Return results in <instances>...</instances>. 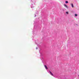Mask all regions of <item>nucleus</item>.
Here are the masks:
<instances>
[{"mask_svg": "<svg viewBox=\"0 0 79 79\" xmlns=\"http://www.w3.org/2000/svg\"><path fill=\"white\" fill-rule=\"evenodd\" d=\"M66 13H67V14H68V12H66Z\"/></svg>", "mask_w": 79, "mask_h": 79, "instance_id": "0eeeda50", "label": "nucleus"}, {"mask_svg": "<svg viewBox=\"0 0 79 79\" xmlns=\"http://www.w3.org/2000/svg\"><path fill=\"white\" fill-rule=\"evenodd\" d=\"M71 6H72V8L73 7V4H72V3L71 4Z\"/></svg>", "mask_w": 79, "mask_h": 79, "instance_id": "20e7f679", "label": "nucleus"}, {"mask_svg": "<svg viewBox=\"0 0 79 79\" xmlns=\"http://www.w3.org/2000/svg\"><path fill=\"white\" fill-rule=\"evenodd\" d=\"M78 76L79 77V75H78Z\"/></svg>", "mask_w": 79, "mask_h": 79, "instance_id": "6e6552de", "label": "nucleus"}, {"mask_svg": "<svg viewBox=\"0 0 79 79\" xmlns=\"http://www.w3.org/2000/svg\"><path fill=\"white\" fill-rule=\"evenodd\" d=\"M75 16L76 17L77 16V14H75Z\"/></svg>", "mask_w": 79, "mask_h": 79, "instance_id": "423d86ee", "label": "nucleus"}, {"mask_svg": "<svg viewBox=\"0 0 79 79\" xmlns=\"http://www.w3.org/2000/svg\"><path fill=\"white\" fill-rule=\"evenodd\" d=\"M65 3H68V1H66V2H65Z\"/></svg>", "mask_w": 79, "mask_h": 79, "instance_id": "39448f33", "label": "nucleus"}, {"mask_svg": "<svg viewBox=\"0 0 79 79\" xmlns=\"http://www.w3.org/2000/svg\"><path fill=\"white\" fill-rule=\"evenodd\" d=\"M64 6L66 8H68V6H67V5H66V4H64Z\"/></svg>", "mask_w": 79, "mask_h": 79, "instance_id": "f03ea898", "label": "nucleus"}, {"mask_svg": "<svg viewBox=\"0 0 79 79\" xmlns=\"http://www.w3.org/2000/svg\"><path fill=\"white\" fill-rule=\"evenodd\" d=\"M49 72H50V74H51V75L52 76H53V74L52 73V72H51V71H49Z\"/></svg>", "mask_w": 79, "mask_h": 79, "instance_id": "7ed1b4c3", "label": "nucleus"}, {"mask_svg": "<svg viewBox=\"0 0 79 79\" xmlns=\"http://www.w3.org/2000/svg\"><path fill=\"white\" fill-rule=\"evenodd\" d=\"M44 68H45L46 69H48V68H47V67L46 65H44Z\"/></svg>", "mask_w": 79, "mask_h": 79, "instance_id": "f257e3e1", "label": "nucleus"}]
</instances>
